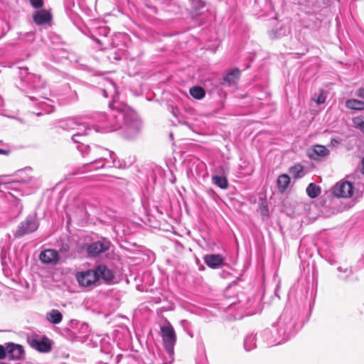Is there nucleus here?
Segmentation results:
<instances>
[{"label": "nucleus", "instance_id": "f257e3e1", "mask_svg": "<svg viewBox=\"0 0 364 364\" xmlns=\"http://www.w3.org/2000/svg\"><path fill=\"white\" fill-rule=\"evenodd\" d=\"M161 336L164 346L167 352L172 355L173 353V347L176 343V336L175 331L171 325L161 327Z\"/></svg>", "mask_w": 364, "mask_h": 364}, {"label": "nucleus", "instance_id": "f03ea898", "mask_svg": "<svg viewBox=\"0 0 364 364\" xmlns=\"http://www.w3.org/2000/svg\"><path fill=\"white\" fill-rule=\"evenodd\" d=\"M76 279L80 286L89 287L95 285L98 282L95 269H87L86 271L78 272L76 273Z\"/></svg>", "mask_w": 364, "mask_h": 364}, {"label": "nucleus", "instance_id": "7ed1b4c3", "mask_svg": "<svg viewBox=\"0 0 364 364\" xmlns=\"http://www.w3.org/2000/svg\"><path fill=\"white\" fill-rule=\"evenodd\" d=\"M354 187L349 181L337 183L333 188V194L339 198H350L353 196Z\"/></svg>", "mask_w": 364, "mask_h": 364}, {"label": "nucleus", "instance_id": "20e7f679", "mask_svg": "<svg viewBox=\"0 0 364 364\" xmlns=\"http://www.w3.org/2000/svg\"><path fill=\"white\" fill-rule=\"evenodd\" d=\"M6 348L9 360H19L23 359L25 351L21 345L14 343H7Z\"/></svg>", "mask_w": 364, "mask_h": 364}, {"label": "nucleus", "instance_id": "39448f33", "mask_svg": "<svg viewBox=\"0 0 364 364\" xmlns=\"http://www.w3.org/2000/svg\"><path fill=\"white\" fill-rule=\"evenodd\" d=\"M39 259L43 264H56L59 260V254L55 250L47 249L41 252Z\"/></svg>", "mask_w": 364, "mask_h": 364}, {"label": "nucleus", "instance_id": "423d86ee", "mask_svg": "<svg viewBox=\"0 0 364 364\" xmlns=\"http://www.w3.org/2000/svg\"><path fill=\"white\" fill-rule=\"evenodd\" d=\"M30 346L41 353H48L51 350V343L50 340L44 336L42 340L38 341L33 339L30 341Z\"/></svg>", "mask_w": 364, "mask_h": 364}, {"label": "nucleus", "instance_id": "0eeeda50", "mask_svg": "<svg viewBox=\"0 0 364 364\" xmlns=\"http://www.w3.org/2000/svg\"><path fill=\"white\" fill-rule=\"evenodd\" d=\"M329 153V150L325 146L314 145L309 150L308 155L311 159L317 160L320 157L328 156Z\"/></svg>", "mask_w": 364, "mask_h": 364}, {"label": "nucleus", "instance_id": "6e6552de", "mask_svg": "<svg viewBox=\"0 0 364 364\" xmlns=\"http://www.w3.org/2000/svg\"><path fill=\"white\" fill-rule=\"evenodd\" d=\"M98 281L102 279L105 282H110L114 279V274L112 271L108 269L105 265L100 264L95 268Z\"/></svg>", "mask_w": 364, "mask_h": 364}, {"label": "nucleus", "instance_id": "1a4fd4ad", "mask_svg": "<svg viewBox=\"0 0 364 364\" xmlns=\"http://www.w3.org/2000/svg\"><path fill=\"white\" fill-rule=\"evenodd\" d=\"M109 247V243L108 242H102L98 241L88 246L87 252L89 255L94 257L107 250Z\"/></svg>", "mask_w": 364, "mask_h": 364}, {"label": "nucleus", "instance_id": "9d476101", "mask_svg": "<svg viewBox=\"0 0 364 364\" xmlns=\"http://www.w3.org/2000/svg\"><path fill=\"white\" fill-rule=\"evenodd\" d=\"M33 21L38 25L49 23L51 22L53 16L50 11L41 9L36 11L33 16Z\"/></svg>", "mask_w": 364, "mask_h": 364}, {"label": "nucleus", "instance_id": "9b49d317", "mask_svg": "<svg viewBox=\"0 0 364 364\" xmlns=\"http://www.w3.org/2000/svg\"><path fill=\"white\" fill-rule=\"evenodd\" d=\"M204 261L207 266L213 269L218 268L224 264V258L219 254L207 255Z\"/></svg>", "mask_w": 364, "mask_h": 364}, {"label": "nucleus", "instance_id": "f8f14e48", "mask_svg": "<svg viewBox=\"0 0 364 364\" xmlns=\"http://www.w3.org/2000/svg\"><path fill=\"white\" fill-rule=\"evenodd\" d=\"M240 77V70L238 68H235L223 77V83L227 84L228 86L233 85L237 82Z\"/></svg>", "mask_w": 364, "mask_h": 364}, {"label": "nucleus", "instance_id": "ddd939ff", "mask_svg": "<svg viewBox=\"0 0 364 364\" xmlns=\"http://www.w3.org/2000/svg\"><path fill=\"white\" fill-rule=\"evenodd\" d=\"M277 183L279 191L283 193L290 183V178L287 174H282L278 177Z\"/></svg>", "mask_w": 364, "mask_h": 364}, {"label": "nucleus", "instance_id": "4468645a", "mask_svg": "<svg viewBox=\"0 0 364 364\" xmlns=\"http://www.w3.org/2000/svg\"><path fill=\"white\" fill-rule=\"evenodd\" d=\"M46 319L51 323L57 324L62 321V314L56 309H53L46 314Z\"/></svg>", "mask_w": 364, "mask_h": 364}, {"label": "nucleus", "instance_id": "2eb2a0df", "mask_svg": "<svg viewBox=\"0 0 364 364\" xmlns=\"http://www.w3.org/2000/svg\"><path fill=\"white\" fill-rule=\"evenodd\" d=\"M346 105L351 109L361 110L364 109V102L355 99L348 100L346 102Z\"/></svg>", "mask_w": 364, "mask_h": 364}, {"label": "nucleus", "instance_id": "dca6fc26", "mask_svg": "<svg viewBox=\"0 0 364 364\" xmlns=\"http://www.w3.org/2000/svg\"><path fill=\"white\" fill-rule=\"evenodd\" d=\"M306 193L310 198H315L321 193V188L316 184L311 183L306 188Z\"/></svg>", "mask_w": 364, "mask_h": 364}, {"label": "nucleus", "instance_id": "f3484780", "mask_svg": "<svg viewBox=\"0 0 364 364\" xmlns=\"http://www.w3.org/2000/svg\"><path fill=\"white\" fill-rule=\"evenodd\" d=\"M189 92L191 95L197 100L202 99L205 95L204 89L199 86H194L191 87Z\"/></svg>", "mask_w": 364, "mask_h": 364}, {"label": "nucleus", "instance_id": "a211bd4d", "mask_svg": "<svg viewBox=\"0 0 364 364\" xmlns=\"http://www.w3.org/2000/svg\"><path fill=\"white\" fill-rule=\"evenodd\" d=\"M304 166L299 164L294 165L289 169V173L293 178H297L303 176Z\"/></svg>", "mask_w": 364, "mask_h": 364}, {"label": "nucleus", "instance_id": "6ab92c4d", "mask_svg": "<svg viewBox=\"0 0 364 364\" xmlns=\"http://www.w3.org/2000/svg\"><path fill=\"white\" fill-rule=\"evenodd\" d=\"M213 181L215 185L223 189H226L228 186V182L225 177L213 176Z\"/></svg>", "mask_w": 364, "mask_h": 364}, {"label": "nucleus", "instance_id": "aec40b11", "mask_svg": "<svg viewBox=\"0 0 364 364\" xmlns=\"http://www.w3.org/2000/svg\"><path fill=\"white\" fill-rule=\"evenodd\" d=\"M33 232V230L31 229H18L17 230L14 232V238H19L21 237L26 235L31 234Z\"/></svg>", "mask_w": 364, "mask_h": 364}, {"label": "nucleus", "instance_id": "412c9836", "mask_svg": "<svg viewBox=\"0 0 364 364\" xmlns=\"http://www.w3.org/2000/svg\"><path fill=\"white\" fill-rule=\"evenodd\" d=\"M326 99V97L323 91H321L317 97H314V100H315L317 105H321L325 103Z\"/></svg>", "mask_w": 364, "mask_h": 364}, {"label": "nucleus", "instance_id": "4be33fe9", "mask_svg": "<svg viewBox=\"0 0 364 364\" xmlns=\"http://www.w3.org/2000/svg\"><path fill=\"white\" fill-rule=\"evenodd\" d=\"M31 4L36 9L41 8L43 5V0H30Z\"/></svg>", "mask_w": 364, "mask_h": 364}, {"label": "nucleus", "instance_id": "5701e85b", "mask_svg": "<svg viewBox=\"0 0 364 364\" xmlns=\"http://www.w3.org/2000/svg\"><path fill=\"white\" fill-rule=\"evenodd\" d=\"M7 355L6 346L0 345V360L4 359Z\"/></svg>", "mask_w": 364, "mask_h": 364}, {"label": "nucleus", "instance_id": "b1692460", "mask_svg": "<svg viewBox=\"0 0 364 364\" xmlns=\"http://www.w3.org/2000/svg\"><path fill=\"white\" fill-rule=\"evenodd\" d=\"M354 122L356 124V127L364 132V121L361 119H356Z\"/></svg>", "mask_w": 364, "mask_h": 364}, {"label": "nucleus", "instance_id": "393cba45", "mask_svg": "<svg viewBox=\"0 0 364 364\" xmlns=\"http://www.w3.org/2000/svg\"><path fill=\"white\" fill-rule=\"evenodd\" d=\"M356 95L358 97L364 99V88H360L357 90Z\"/></svg>", "mask_w": 364, "mask_h": 364}, {"label": "nucleus", "instance_id": "a878e982", "mask_svg": "<svg viewBox=\"0 0 364 364\" xmlns=\"http://www.w3.org/2000/svg\"><path fill=\"white\" fill-rule=\"evenodd\" d=\"M10 154L9 150H5L0 149V154L9 155Z\"/></svg>", "mask_w": 364, "mask_h": 364}, {"label": "nucleus", "instance_id": "bb28decb", "mask_svg": "<svg viewBox=\"0 0 364 364\" xmlns=\"http://www.w3.org/2000/svg\"><path fill=\"white\" fill-rule=\"evenodd\" d=\"M331 144L333 145V146H336L337 144H339V141H338L337 139H332L331 141Z\"/></svg>", "mask_w": 364, "mask_h": 364}, {"label": "nucleus", "instance_id": "cd10ccee", "mask_svg": "<svg viewBox=\"0 0 364 364\" xmlns=\"http://www.w3.org/2000/svg\"><path fill=\"white\" fill-rule=\"evenodd\" d=\"M362 170H361V172L362 173L364 174V157L362 159Z\"/></svg>", "mask_w": 364, "mask_h": 364}, {"label": "nucleus", "instance_id": "c85d7f7f", "mask_svg": "<svg viewBox=\"0 0 364 364\" xmlns=\"http://www.w3.org/2000/svg\"><path fill=\"white\" fill-rule=\"evenodd\" d=\"M185 230H186V234L188 235L190 234V231L188 229H185Z\"/></svg>", "mask_w": 364, "mask_h": 364}, {"label": "nucleus", "instance_id": "c756f323", "mask_svg": "<svg viewBox=\"0 0 364 364\" xmlns=\"http://www.w3.org/2000/svg\"><path fill=\"white\" fill-rule=\"evenodd\" d=\"M0 364H8V363H4V362H0Z\"/></svg>", "mask_w": 364, "mask_h": 364}]
</instances>
